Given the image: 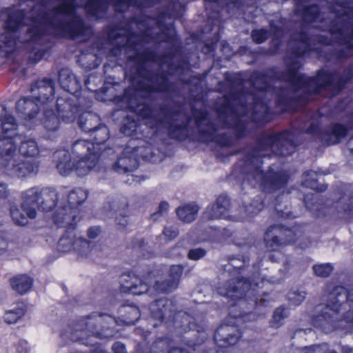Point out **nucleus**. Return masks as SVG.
Here are the masks:
<instances>
[{
	"label": "nucleus",
	"instance_id": "1",
	"mask_svg": "<svg viewBox=\"0 0 353 353\" xmlns=\"http://www.w3.org/2000/svg\"><path fill=\"white\" fill-rule=\"evenodd\" d=\"M330 305L325 310L324 315L320 316V321H323V324L314 323L316 326H325L331 324L334 328L347 329L353 325V311H349L345 319L336 322L334 315L338 310V304L341 306L347 301L353 302V292H347L342 286L335 288L330 294Z\"/></svg>",
	"mask_w": 353,
	"mask_h": 353
},
{
	"label": "nucleus",
	"instance_id": "2",
	"mask_svg": "<svg viewBox=\"0 0 353 353\" xmlns=\"http://www.w3.org/2000/svg\"><path fill=\"white\" fill-rule=\"evenodd\" d=\"M239 336V332L234 326L223 325L216 330L214 340L218 346L228 347L235 345Z\"/></svg>",
	"mask_w": 353,
	"mask_h": 353
},
{
	"label": "nucleus",
	"instance_id": "3",
	"mask_svg": "<svg viewBox=\"0 0 353 353\" xmlns=\"http://www.w3.org/2000/svg\"><path fill=\"white\" fill-rule=\"evenodd\" d=\"M77 145L86 148L90 152V156L88 157L80 159L75 168L76 172L79 176H83L94 168L96 164L97 157L95 153L91 152V150H94L95 148L93 143L82 141L81 143H77Z\"/></svg>",
	"mask_w": 353,
	"mask_h": 353
},
{
	"label": "nucleus",
	"instance_id": "4",
	"mask_svg": "<svg viewBox=\"0 0 353 353\" xmlns=\"http://www.w3.org/2000/svg\"><path fill=\"white\" fill-rule=\"evenodd\" d=\"M60 251L63 252H70L74 250L81 254H86L90 251V243L81 239H77L73 241L69 237H63L61 239L58 243Z\"/></svg>",
	"mask_w": 353,
	"mask_h": 353
},
{
	"label": "nucleus",
	"instance_id": "5",
	"mask_svg": "<svg viewBox=\"0 0 353 353\" xmlns=\"http://www.w3.org/2000/svg\"><path fill=\"white\" fill-rule=\"evenodd\" d=\"M121 289L124 292L141 294L148 290L147 285L135 276L123 275L121 277Z\"/></svg>",
	"mask_w": 353,
	"mask_h": 353
},
{
	"label": "nucleus",
	"instance_id": "6",
	"mask_svg": "<svg viewBox=\"0 0 353 353\" xmlns=\"http://www.w3.org/2000/svg\"><path fill=\"white\" fill-rule=\"evenodd\" d=\"M32 285V279L26 275H20L11 280L12 289L21 294L27 292L31 288Z\"/></svg>",
	"mask_w": 353,
	"mask_h": 353
},
{
	"label": "nucleus",
	"instance_id": "7",
	"mask_svg": "<svg viewBox=\"0 0 353 353\" xmlns=\"http://www.w3.org/2000/svg\"><path fill=\"white\" fill-rule=\"evenodd\" d=\"M0 139L12 138L15 134L16 124L12 117H6L1 122Z\"/></svg>",
	"mask_w": 353,
	"mask_h": 353
},
{
	"label": "nucleus",
	"instance_id": "8",
	"mask_svg": "<svg viewBox=\"0 0 353 353\" xmlns=\"http://www.w3.org/2000/svg\"><path fill=\"white\" fill-rule=\"evenodd\" d=\"M198 208L194 205H188L177 210L179 218L184 222H191L196 216Z\"/></svg>",
	"mask_w": 353,
	"mask_h": 353
},
{
	"label": "nucleus",
	"instance_id": "9",
	"mask_svg": "<svg viewBox=\"0 0 353 353\" xmlns=\"http://www.w3.org/2000/svg\"><path fill=\"white\" fill-rule=\"evenodd\" d=\"M25 311L22 307L17 306L6 311L3 319L7 324L17 323L24 315Z\"/></svg>",
	"mask_w": 353,
	"mask_h": 353
},
{
	"label": "nucleus",
	"instance_id": "10",
	"mask_svg": "<svg viewBox=\"0 0 353 353\" xmlns=\"http://www.w3.org/2000/svg\"><path fill=\"white\" fill-rule=\"evenodd\" d=\"M88 336V331L86 330H75L74 331L69 330L65 332L62 334V337L63 339L65 338H71V340L73 341H82L83 343L86 345H92V342H85L84 341V337Z\"/></svg>",
	"mask_w": 353,
	"mask_h": 353
},
{
	"label": "nucleus",
	"instance_id": "11",
	"mask_svg": "<svg viewBox=\"0 0 353 353\" xmlns=\"http://www.w3.org/2000/svg\"><path fill=\"white\" fill-rule=\"evenodd\" d=\"M226 206L220 204L219 202L212 205L206 210L207 216L210 219H218L224 215L226 212Z\"/></svg>",
	"mask_w": 353,
	"mask_h": 353
},
{
	"label": "nucleus",
	"instance_id": "12",
	"mask_svg": "<svg viewBox=\"0 0 353 353\" xmlns=\"http://www.w3.org/2000/svg\"><path fill=\"white\" fill-rule=\"evenodd\" d=\"M284 231H281V230L277 229H270L267 232L265 237V240L267 241V244L272 247L273 243H277L279 241V238L282 240L283 236H284L283 234Z\"/></svg>",
	"mask_w": 353,
	"mask_h": 353
},
{
	"label": "nucleus",
	"instance_id": "13",
	"mask_svg": "<svg viewBox=\"0 0 353 353\" xmlns=\"http://www.w3.org/2000/svg\"><path fill=\"white\" fill-rule=\"evenodd\" d=\"M316 275L321 277L327 276L332 272V266L329 263L318 264L313 267Z\"/></svg>",
	"mask_w": 353,
	"mask_h": 353
},
{
	"label": "nucleus",
	"instance_id": "14",
	"mask_svg": "<svg viewBox=\"0 0 353 353\" xmlns=\"http://www.w3.org/2000/svg\"><path fill=\"white\" fill-rule=\"evenodd\" d=\"M54 221L58 225L65 224V225H72V216L66 213L65 210L59 211L57 215L54 218Z\"/></svg>",
	"mask_w": 353,
	"mask_h": 353
},
{
	"label": "nucleus",
	"instance_id": "15",
	"mask_svg": "<svg viewBox=\"0 0 353 353\" xmlns=\"http://www.w3.org/2000/svg\"><path fill=\"white\" fill-rule=\"evenodd\" d=\"M250 283L247 281L239 282L237 289L236 290L229 291L226 295L230 298L241 297L243 294L242 291L248 289Z\"/></svg>",
	"mask_w": 353,
	"mask_h": 353
},
{
	"label": "nucleus",
	"instance_id": "16",
	"mask_svg": "<svg viewBox=\"0 0 353 353\" xmlns=\"http://www.w3.org/2000/svg\"><path fill=\"white\" fill-rule=\"evenodd\" d=\"M11 214L13 220L19 225H26L28 221L26 217L21 214L18 209H12L11 210Z\"/></svg>",
	"mask_w": 353,
	"mask_h": 353
},
{
	"label": "nucleus",
	"instance_id": "17",
	"mask_svg": "<svg viewBox=\"0 0 353 353\" xmlns=\"http://www.w3.org/2000/svg\"><path fill=\"white\" fill-rule=\"evenodd\" d=\"M170 341L167 339H163L155 341L153 347L155 350L164 352L168 350V348L170 347Z\"/></svg>",
	"mask_w": 353,
	"mask_h": 353
},
{
	"label": "nucleus",
	"instance_id": "18",
	"mask_svg": "<svg viewBox=\"0 0 353 353\" xmlns=\"http://www.w3.org/2000/svg\"><path fill=\"white\" fill-rule=\"evenodd\" d=\"M59 125V119L56 116H52L44 121V126L49 130H55Z\"/></svg>",
	"mask_w": 353,
	"mask_h": 353
},
{
	"label": "nucleus",
	"instance_id": "19",
	"mask_svg": "<svg viewBox=\"0 0 353 353\" xmlns=\"http://www.w3.org/2000/svg\"><path fill=\"white\" fill-rule=\"evenodd\" d=\"M57 168L62 175H68L70 172L72 170L71 163L68 161V159L65 161H61L57 164Z\"/></svg>",
	"mask_w": 353,
	"mask_h": 353
},
{
	"label": "nucleus",
	"instance_id": "20",
	"mask_svg": "<svg viewBox=\"0 0 353 353\" xmlns=\"http://www.w3.org/2000/svg\"><path fill=\"white\" fill-rule=\"evenodd\" d=\"M21 148L28 155L32 156L37 154L36 144L33 141L23 143Z\"/></svg>",
	"mask_w": 353,
	"mask_h": 353
},
{
	"label": "nucleus",
	"instance_id": "21",
	"mask_svg": "<svg viewBox=\"0 0 353 353\" xmlns=\"http://www.w3.org/2000/svg\"><path fill=\"white\" fill-rule=\"evenodd\" d=\"M252 37L254 41L261 43L267 39V32L264 30H254Z\"/></svg>",
	"mask_w": 353,
	"mask_h": 353
},
{
	"label": "nucleus",
	"instance_id": "22",
	"mask_svg": "<svg viewBox=\"0 0 353 353\" xmlns=\"http://www.w3.org/2000/svg\"><path fill=\"white\" fill-rule=\"evenodd\" d=\"M205 254V252L203 249H194L190 251L188 256L190 259L198 260Z\"/></svg>",
	"mask_w": 353,
	"mask_h": 353
},
{
	"label": "nucleus",
	"instance_id": "23",
	"mask_svg": "<svg viewBox=\"0 0 353 353\" xmlns=\"http://www.w3.org/2000/svg\"><path fill=\"white\" fill-rule=\"evenodd\" d=\"M305 350L307 352L306 353L325 352L327 350V347L326 345H312L305 347Z\"/></svg>",
	"mask_w": 353,
	"mask_h": 353
},
{
	"label": "nucleus",
	"instance_id": "24",
	"mask_svg": "<svg viewBox=\"0 0 353 353\" xmlns=\"http://www.w3.org/2000/svg\"><path fill=\"white\" fill-rule=\"evenodd\" d=\"M130 313L132 315L131 319L126 320L127 324H134L139 319V314L137 308L131 307Z\"/></svg>",
	"mask_w": 353,
	"mask_h": 353
},
{
	"label": "nucleus",
	"instance_id": "25",
	"mask_svg": "<svg viewBox=\"0 0 353 353\" xmlns=\"http://www.w3.org/2000/svg\"><path fill=\"white\" fill-rule=\"evenodd\" d=\"M283 234L284 235L285 237L287 238V239H285L282 243L286 244V243H290L294 241V240H293V237L294 236V231H292L291 230H284Z\"/></svg>",
	"mask_w": 353,
	"mask_h": 353
},
{
	"label": "nucleus",
	"instance_id": "26",
	"mask_svg": "<svg viewBox=\"0 0 353 353\" xmlns=\"http://www.w3.org/2000/svg\"><path fill=\"white\" fill-rule=\"evenodd\" d=\"M285 310L284 308H277L274 312V319L276 321H279L281 319L285 317Z\"/></svg>",
	"mask_w": 353,
	"mask_h": 353
},
{
	"label": "nucleus",
	"instance_id": "27",
	"mask_svg": "<svg viewBox=\"0 0 353 353\" xmlns=\"http://www.w3.org/2000/svg\"><path fill=\"white\" fill-rule=\"evenodd\" d=\"M178 234L177 231L175 229L172 228H165L163 232V235L168 239H172L175 238Z\"/></svg>",
	"mask_w": 353,
	"mask_h": 353
},
{
	"label": "nucleus",
	"instance_id": "28",
	"mask_svg": "<svg viewBox=\"0 0 353 353\" xmlns=\"http://www.w3.org/2000/svg\"><path fill=\"white\" fill-rule=\"evenodd\" d=\"M334 133L338 138H341L345 136L346 130L344 127L341 125H337L335 127L334 130Z\"/></svg>",
	"mask_w": 353,
	"mask_h": 353
},
{
	"label": "nucleus",
	"instance_id": "29",
	"mask_svg": "<svg viewBox=\"0 0 353 353\" xmlns=\"http://www.w3.org/2000/svg\"><path fill=\"white\" fill-rule=\"evenodd\" d=\"M114 353H123L125 351V345L120 342H117L112 347Z\"/></svg>",
	"mask_w": 353,
	"mask_h": 353
},
{
	"label": "nucleus",
	"instance_id": "30",
	"mask_svg": "<svg viewBox=\"0 0 353 353\" xmlns=\"http://www.w3.org/2000/svg\"><path fill=\"white\" fill-rule=\"evenodd\" d=\"M99 233H100V230L99 228H97V227L90 228L88 232V236L91 239L95 238L96 236H98V234Z\"/></svg>",
	"mask_w": 353,
	"mask_h": 353
},
{
	"label": "nucleus",
	"instance_id": "31",
	"mask_svg": "<svg viewBox=\"0 0 353 353\" xmlns=\"http://www.w3.org/2000/svg\"><path fill=\"white\" fill-rule=\"evenodd\" d=\"M23 211L26 213L28 217L30 219H33L35 217L36 212L34 209L26 208L25 207H23Z\"/></svg>",
	"mask_w": 353,
	"mask_h": 353
},
{
	"label": "nucleus",
	"instance_id": "32",
	"mask_svg": "<svg viewBox=\"0 0 353 353\" xmlns=\"http://www.w3.org/2000/svg\"><path fill=\"white\" fill-rule=\"evenodd\" d=\"M19 345H20V347H19L17 349V351H19V352H28V351L30 350L29 348H28L29 346H28V345L26 341H20Z\"/></svg>",
	"mask_w": 353,
	"mask_h": 353
},
{
	"label": "nucleus",
	"instance_id": "33",
	"mask_svg": "<svg viewBox=\"0 0 353 353\" xmlns=\"http://www.w3.org/2000/svg\"><path fill=\"white\" fill-rule=\"evenodd\" d=\"M72 11V6L70 4H65L61 8L59 12L63 13H70Z\"/></svg>",
	"mask_w": 353,
	"mask_h": 353
},
{
	"label": "nucleus",
	"instance_id": "34",
	"mask_svg": "<svg viewBox=\"0 0 353 353\" xmlns=\"http://www.w3.org/2000/svg\"><path fill=\"white\" fill-rule=\"evenodd\" d=\"M168 303V301H157V303H153L152 305H151V307H152V310H154L155 309V307L156 306H163V307H165V305L166 304Z\"/></svg>",
	"mask_w": 353,
	"mask_h": 353
},
{
	"label": "nucleus",
	"instance_id": "35",
	"mask_svg": "<svg viewBox=\"0 0 353 353\" xmlns=\"http://www.w3.org/2000/svg\"><path fill=\"white\" fill-rule=\"evenodd\" d=\"M34 191L33 190H29L26 194L27 201H34Z\"/></svg>",
	"mask_w": 353,
	"mask_h": 353
},
{
	"label": "nucleus",
	"instance_id": "36",
	"mask_svg": "<svg viewBox=\"0 0 353 353\" xmlns=\"http://www.w3.org/2000/svg\"><path fill=\"white\" fill-rule=\"evenodd\" d=\"M172 271H175L178 275H180L182 272V268L180 266H173L172 268Z\"/></svg>",
	"mask_w": 353,
	"mask_h": 353
},
{
	"label": "nucleus",
	"instance_id": "37",
	"mask_svg": "<svg viewBox=\"0 0 353 353\" xmlns=\"http://www.w3.org/2000/svg\"><path fill=\"white\" fill-rule=\"evenodd\" d=\"M168 208V204L166 203H161V205H160V209L161 210H166Z\"/></svg>",
	"mask_w": 353,
	"mask_h": 353
},
{
	"label": "nucleus",
	"instance_id": "38",
	"mask_svg": "<svg viewBox=\"0 0 353 353\" xmlns=\"http://www.w3.org/2000/svg\"><path fill=\"white\" fill-rule=\"evenodd\" d=\"M75 195H76V192H74L70 193V199L71 200H72V201H73V203H74V202H75V201H74V197H75Z\"/></svg>",
	"mask_w": 353,
	"mask_h": 353
},
{
	"label": "nucleus",
	"instance_id": "39",
	"mask_svg": "<svg viewBox=\"0 0 353 353\" xmlns=\"http://www.w3.org/2000/svg\"><path fill=\"white\" fill-rule=\"evenodd\" d=\"M60 154H61L63 157L65 158V160L68 159V154L66 152H60V153H58V155H60Z\"/></svg>",
	"mask_w": 353,
	"mask_h": 353
},
{
	"label": "nucleus",
	"instance_id": "40",
	"mask_svg": "<svg viewBox=\"0 0 353 353\" xmlns=\"http://www.w3.org/2000/svg\"><path fill=\"white\" fill-rule=\"evenodd\" d=\"M108 321H109L110 322H113V321H114V319H113L112 317H110V316H108Z\"/></svg>",
	"mask_w": 353,
	"mask_h": 353
},
{
	"label": "nucleus",
	"instance_id": "41",
	"mask_svg": "<svg viewBox=\"0 0 353 353\" xmlns=\"http://www.w3.org/2000/svg\"><path fill=\"white\" fill-rule=\"evenodd\" d=\"M78 194H81L82 195H84V193H83V192L82 190H79L78 191Z\"/></svg>",
	"mask_w": 353,
	"mask_h": 353
},
{
	"label": "nucleus",
	"instance_id": "42",
	"mask_svg": "<svg viewBox=\"0 0 353 353\" xmlns=\"http://www.w3.org/2000/svg\"><path fill=\"white\" fill-rule=\"evenodd\" d=\"M303 299V296H301L300 298H299V301H302Z\"/></svg>",
	"mask_w": 353,
	"mask_h": 353
},
{
	"label": "nucleus",
	"instance_id": "43",
	"mask_svg": "<svg viewBox=\"0 0 353 353\" xmlns=\"http://www.w3.org/2000/svg\"><path fill=\"white\" fill-rule=\"evenodd\" d=\"M161 312H164L165 311V309H163V308H162V309L161 310Z\"/></svg>",
	"mask_w": 353,
	"mask_h": 353
},
{
	"label": "nucleus",
	"instance_id": "44",
	"mask_svg": "<svg viewBox=\"0 0 353 353\" xmlns=\"http://www.w3.org/2000/svg\"><path fill=\"white\" fill-rule=\"evenodd\" d=\"M38 201V199H36V197L34 196V201H32L31 202H33V201Z\"/></svg>",
	"mask_w": 353,
	"mask_h": 353
},
{
	"label": "nucleus",
	"instance_id": "45",
	"mask_svg": "<svg viewBox=\"0 0 353 353\" xmlns=\"http://www.w3.org/2000/svg\"><path fill=\"white\" fill-rule=\"evenodd\" d=\"M306 186H310V184H307V183H305V184Z\"/></svg>",
	"mask_w": 353,
	"mask_h": 353
}]
</instances>
